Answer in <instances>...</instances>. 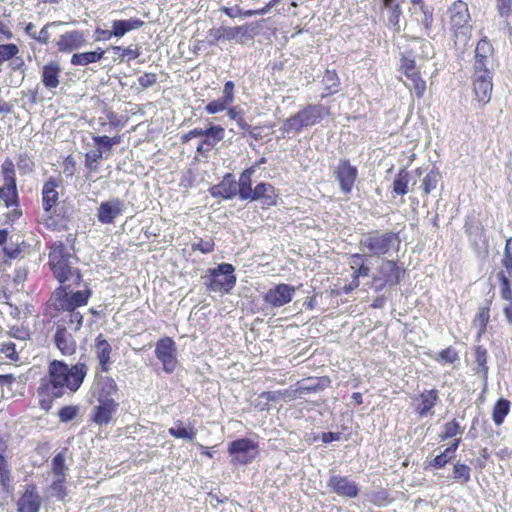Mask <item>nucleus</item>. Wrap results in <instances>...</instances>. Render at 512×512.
Listing matches in <instances>:
<instances>
[{"label": "nucleus", "instance_id": "obj_1", "mask_svg": "<svg viewBox=\"0 0 512 512\" xmlns=\"http://www.w3.org/2000/svg\"><path fill=\"white\" fill-rule=\"evenodd\" d=\"M88 370L85 362L69 365L64 360H51L36 388L40 408L49 411L55 400L74 395L83 385Z\"/></svg>", "mask_w": 512, "mask_h": 512}, {"label": "nucleus", "instance_id": "obj_2", "mask_svg": "<svg viewBox=\"0 0 512 512\" xmlns=\"http://www.w3.org/2000/svg\"><path fill=\"white\" fill-rule=\"evenodd\" d=\"M91 296L92 291L87 285L75 292L68 291L66 286H58L52 293L51 301L56 310L67 313L61 317L58 325L78 332L83 325V315L77 308L86 306Z\"/></svg>", "mask_w": 512, "mask_h": 512}, {"label": "nucleus", "instance_id": "obj_3", "mask_svg": "<svg viewBox=\"0 0 512 512\" xmlns=\"http://www.w3.org/2000/svg\"><path fill=\"white\" fill-rule=\"evenodd\" d=\"M72 258L62 241H56L49 246V268L60 286L68 287V291H71V287L79 286L82 281L81 271L73 265Z\"/></svg>", "mask_w": 512, "mask_h": 512}, {"label": "nucleus", "instance_id": "obj_4", "mask_svg": "<svg viewBox=\"0 0 512 512\" xmlns=\"http://www.w3.org/2000/svg\"><path fill=\"white\" fill-rule=\"evenodd\" d=\"M326 113V108L323 105L308 104L287 118L283 123L282 130L285 133L299 134L303 129L319 123Z\"/></svg>", "mask_w": 512, "mask_h": 512}, {"label": "nucleus", "instance_id": "obj_5", "mask_svg": "<svg viewBox=\"0 0 512 512\" xmlns=\"http://www.w3.org/2000/svg\"><path fill=\"white\" fill-rule=\"evenodd\" d=\"M449 27L456 41L466 43L471 37L472 25L468 4L455 1L448 9Z\"/></svg>", "mask_w": 512, "mask_h": 512}, {"label": "nucleus", "instance_id": "obj_6", "mask_svg": "<svg viewBox=\"0 0 512 512\" xmlns=\"http://www.w3.org/2000/svg\"><path fill=\"white\" fill-rule=\"evenodd\" d=\"M399 244L400 239L396 233L380 231L364 234L359 242L363 251H368L377 257L388 254L390 250L398 248Z\"/></svg>", "mask_w": 512, "mask_h": 512}, {"label": "nucleus", "instance_id": "obj_7", "mask_svg": "<svg viewBox=\"0 0 512 512\" xmlns=\"http://www.w3.org/2000/svg\"><path fill=\"white\" fill-rule=\"evenodd\" d=\"M3 185L0 187V201L6 208L19 205V195L17 190V178L15 165L10 158H6L1 165Z\"/></svg>", "mask_w": 512, "mask_h": 512}, {"label": "nucleus", "instance_id": "obj_8", "mask_svg": "<svg viewBox=\"0 0 512 512\" xmlns=\"http://www.w3.org/2000/svg\"><path fill=\"white\" fill-rule=\"evenodd\" d=\"M497 66L496 52L489 38L483 35L476 43L472 60L473 72L494 73Z\"/></svg>", "mask_w": 512, "mask_h": 512}, {"label": "nucleus", "instance_id": "obj_9", "mask_svg": "<svg viewBox=\"0 0 512 512\" xmlns=\"http://www.w3.org/2000/svg\"><path fill=\"white\" fill-rule=\"evenodd\" d=\"M404 276V270L392 260H382L377 268L376 274L373 276L375 290L381 291L385 286H394L399 284Z\"/></svg>", "mask_w": 512, "mask_h": 512}, {"label": "nucleus", "instance_id": "obj_10", "mask_svg": "<svg viewBox=\"0 0 512 512\" xmlns=\"http://www.w3.org/2000/svg\"><path fill=\"white\" fill-rule=\"evenodd\" d=\"M200 137L202 140L197 146L199 153L210 151L214 145L223 138V129L218 126H210L207 129L195 128L181 136V142L187 143L192 138Z\"/></svg>", "mask_w": 512, "mask_h": 512}, {"label": "nucleus", "instance_id": "obj_11", "mask_svg": "<svg viewBox=\"0 0 512 512\" xmlns=\"http://www.w3.org/2000/svg\"><path fill=\"white\" fill-rule=\"evenodd\" d=\"M333 176L338 182L341 192L349 195L358 177V169L348 159L342 158L333 167Z\"/></svg>", "mask_w": 512, "mask_h": 512}, {"label": "nucleus", "instance_id": "obj_12", "mask_svg": "<svg viewBox=\"0 0 512 512\" xmlns=\"http://www.w3.org/2000/svg\"><path fill=\"white\" fill-rule=\"evenodd\" d=\"M494 73L473 72L471 74L473 99L480 105L490 102L493 90Z\"/></svg>", "mask_w": 512, "mask_h": 512}, {"label": "nucleus", "instance_id": "obj_13", "mask_svg": "<svg viewBox=\"0 0 512 512\" xmlns=\"http://www.w3.org/2000/svg\"><path fill=\"white\" fill-rule=\"evenodd\" d=\"M43 498L35 483H29L24 486L17 502V512H40Z\"/></svg>", "mask_w": 512, "mask_h": 512}, {"label": "nucleus", "instance_id": "obj_14", "mask_svg": "<svg viewBox=\"0 0 512 512\" xmlns=\"http://www.w3.org/2000/svg\"><path fill=\"white\" fill-rule=\"evenodd\" d=\"M155 355L162 363L163 370L172 373L177 366L175 342L170 337H164L157 341Z\"/></svg>", "mask_w": 512, "mask_h": 512}, {"label": "nucleus", "instance_id": "obj_15", "mask_svg": "<svg viewBox=\"0 0 512 512\" xmlns=\"http://www.w3.org/2000/svg\"><path fill=\"white\" fill-rule=\"evenodd\" d=\"M327 487L335 494L345 498H355L359 494V487L357 483L347 476H341L337 474H331L328 481Z\"/></svg>", "mask_w": 512, "mask_h": 512}, {"label": "nucleus", "instance_id": "obj_16", "mask_svg": "<svg viewBox=\"0 0 512 512\" xmlns=\"http://www.w3.org/2000/svg\"><path fill=\"white\" fill-rule=\"evenodd\" d=\"M296 288L294 286L280 283L270 288L264 295V301L273 308H280L291 302Z\"/></svg>", "mask_w": 512, "mask_h": 512}, {"label": "nucleus", "instance_id": "obj_17", "mask_svg": "<svg viewBox=\"0 0 512 512\" xmlns=\"http://www.w3.org/2000/svg\"><path fill=\"white\" fill-rule=\"evenodd\" d=\"M117 392L118 386L112 377L98 374L95 376L92 393L97 401H116L112 396Z\"/></svg>", "mask_w": 512, "mask_h": 512}, {"label": "nucleus", "instance_id": "obj_18", "mask_svg": "<svg viewBox=\"0 0 512 512\" xmlns=\"http://www.w3.org/2000/svg\"><path fill=\"white\" fill-rule=\"evenodd\" d=\"M230 455L239 463L245 464L252 461L256 455V445L247 438L233 441L228 448Z\"/></svg>", "mask_w": 512, "mask_h": 512}, {"label": "nucleus", "instance_id": "obj_19", "mask_svg": "<svg viewBox=\"0 0 512 512\" xmlns=\"http://www.w3.org/2000/svg\"><path fill=\"white\" fill-rule=\"evenodd\" d=\"M55 45L60 53L78 50L86 45L84 32L81 30L67 31L58 37Z\"/></svg>", "mask_w": 512, "mask_h": 512}, {"label": "nucleus", "instance_id": "obj_20", "mask_svg": "<svg viewBox=\"0 0 512 512\" xmlns=\"http://www.w3.org/2000/svg\"><path fill=\"white\" fill-rule=\"evenodd\" d=\"M439 400V392L436 389H425L413 398L416 403L415 410L420 418H425L434 413L433 409Z\"/></svg>", "mask_w": 512, "mask_h": 512}, {"label": "nucleus", "instance_id": "obj_21", "mask_svg": "<svg viewBox=\"0 0 512 512\" xmlns=\"http://www.w3.org/2000/svg\"><path fill=\"white\" fill-rule=\"evenodd\" d=\"M124 211V203L119 198L102 202L97 210V219L102 224H113Z\"/></svg>", "mask_w": 512, "mask_h": 512}, {"label": "nucleus", "instance_id": "obj_22", "mask_svg": "<svg viewBox=\"0 0 512 512\" xmlns=\"http://www.w3.org/2000/svg\"><path fill=\"white\" fill-rule=\"evenodd\" d=\"M117 401H98L90 415L91 421L99 426L108 425L118 410Z\"/></svg>", "mask_w": 512, "mask_h": 512}, {"label": "nucleus", "instance_id": "obj_23", "mask_svg": "<svg viewBox=\"0 0 512 512\" xmlns=\"http://www.w3.org/2000/svg\"><path fill=\"white\" fill-rule=\"evenodd\" d=\"M54 343L62 355L72 356L76 353L77 342L72 333L64 325H57Z\"/></svg>", "mask_w": 512, "mask_h": 512}, {"label": "nucleus", "instance_id": "obj_24", "mask_svg": "<svg viewBox=\"0 0 512 512\" xmlns=\"http://www.w3.org/2000/svg\"><path fill=\"white\" fill-rule=\"evenodd\" d=\"M61 180L50 177L44 182L42 187V207L45 213H50L59 200L58 188L61 186Z\"/></svg>", "mask_w": 512, "mask_h": 512}, {"label": "nucleus", "instance_id": "obj_25", "mask_svg": "<svg viewBox=\"0 0 512 512\" xmlns=\"http://www.w3.org/2000/svg\"><path fill=\"white\" fill-rule=\"evenodd\" d=\"M95 355L99 362V370L102 373H107L111 369L112 360V347L108 340L104 337L103 334H99L95 338Z\"/></svg>", "mask_w": 512, "mask_h": 512}, {"label": "nucleus", "instance_id": "obj_26", "mask_svg": "<svg viewBox=\"0 0 512 512\" xmlns=\"http://www.w3.org/2000/svg\"><path fill=\"white\" fill-rule=\"evenodd\" d=\"M8 443L0 437V488L8 493L12 486V472L7 460Z\"/></svg>", "mask_w": 512, "mask_h": 512}, {"label": "nucleus", "instance_id": "obj_27", "mask_svg": "<svg viewBox=\"0 0 512 512\" xmlns=\"http://www.w3.org/2000/svg\"><path fill=\"white\" fill-rule=\"evenodd\" d=\"M62 68L58 61H49L42 66L41 82L47 90L56 89L60 84Z\"/></svg>", "mask_w": 512, "mask_h": 512}, {"label": "nucleus", "instance_id": "obj_28", "mask_svg": "<svg viewBox=\"0 0 512 512\" xmlns=\"http://www.w3.org/2000/svg\"><path fill=\"white\" fill-rule=\"evenodd\" d=\"M105 50L97 47L93 51L74 53L70 63L73 66H87L92 63L101 61L104 58Z\"/></svg>", "mask_w": 512, "mask_h": 512}, {"label": "nucleus", "instance_id": "obj_29", "mask_svg": "<svg viewBox=\"0 0 512 512\" xmlns=\"http://www.w3.org/2000/svg\"><path fill=\"white\" fill-rule=\"evenodd\" d=\"M276 194L274 187L269 183H259L252 190V196L249 197L251 200L262 199L263 204L272 206L276 204Z\"/></svg>", "mask_w": 512, "mask_h": 512}, {"label": "nucleus", "instance_id": "obj_30", "mask_svg": "<svg viewBox=\"0 0 512 512\" xmlns=\"http://www.w3.org/2000/svg\"><path fill=\"white\" fill-rule=\"evenodd\" d=\"M227 115L231 121V132L245 134L247 131H249L250 124L246 121L244 112L241 108H230L227 111Z\"/></svg>", "mask_w": 512, "mask_h": 512}, {"label": "nucleus", "instance_id": "obj_31", "mask_svg": "<svg viewBox=\"0 0 512 512\" xmlns=\"http://www.w3.org/2000/svg\"><path fill=\"white\" fill-rule=\"evenodd\" d=\"M221 275H224V263L218 264L217 268L209 269L204 279V284L210 292H221L224 288V282L219 279Z\"/></svg>", "mask_w": 512, "mask_h": 512}, {"label": "nucleus", "instance_id": "obj_32", "mask_svg": "<svg viewBox=\"0 0 512 512\" xmlns=\"http://www.w3.org/2000/svg\"><path fill=\"white\" fill-rule=\"evenodd\" d=\"M144 21L139 18H130L128 20H114L112 23L113 36L120 38L127 32L141 28Z\"/></svg>", "mask_w": 512, "mask_h": 512}, {"label": "nucleus", "instance_id": "obj_33", "mask_svg": "<svg viewBox=\"0 0 512 512\" xmlns=\"http://www.w3.org/2000/svg\"><path fill=\"white\" fill-rule=\"evenodd\" d=\"M384 8L387 10V19L390 25L394 27L396 32L400 31V16L402 9L397 0H382Z\"/></svg>", "mask_w": 512, "mask_h": 512}, {"label": "nucleus", "instance_id": "obj_34", "mask_svg": "<svg viewBox=\"0 0 512 512\" xmlns=\"http://www.w3.org/2000/svg\"><path fill=\"white\" fill-rule=\"evenodd\" d=\"M102 119L107 121L109 129L119 130L125 127L127 119L123 116H118L110 107L104 106L102 110Z\"/></svg>", "mask_w": 512, "mask_h": 512}, {"label": "nucleus", "instance_id": "obj_35", "mask_svg": "<svg viewBox=\"0 0 512 512\" xmlns=\"http://www.w3.org/2000/svg\"><path fill=\"white\" fill-rule=\"evenodd\" d=\"M182 421L177 420L176 426L169 428L168 433L177 439H186L193 441L196 438L197 431L194 427H182Z\"/></svg>", "mask_w": 512, "mask_h": 512}, {"label": "nucleus", "instance_id": "obj_36", "mask_svg": "<svg viewBox=\"0 0 512 512\" xmlns=\"http://www.w3.org/2000/svg\"><path fill=\"white\" fill-rule=\"evenodd\" d=\"M409 172L401 169L393 180V192L397 195H405L408 193Z\"/></svg>", "mask_w": 512, "mask_h": 512}, {"label": "nucleus", "instance_id": "obj_37", "mask_svg": "<svg viewBox=\"0 0 512 512\" xmlns=\"http://www.w3.org/2000/svg\"><path fill=\"white\" fill-rule=\"evenodd\" d=\"M406 87L411 91H414L415 95L418 98L423 97L426 91V82L420 77L419 72L413 74V76L406 77V81L404 82Z\"/></svg>", "mask_w": 512, "mask_h": 512}, {"label": "nucleus", "instance_id": "obj_38", "mask_svg": "<svg viewBox=\"0 0 512 512\" xmlns=\"http://www.w3.org/2000/svg\"><path fill=\"white\" fill-rule=\"evenodd\" d=\"M510 411V402L506 399H499L493 408L492 418L496 425H501Z\"/></svg>", "mask_w": 512, "mask_h": 512}, {"label": "nucleus", "instance_id": "obj_39", "mask_svg": "<svg viewBox=\"0 0 512 512\" xmlns=\"http://www.w3.org/2000/svg\"><path fill=\"white\" fill-rule=\"evenodd\" d=\"M22 251L19 247L10 249L3 248V258L0 262V271L7 272L12 267V261L21 257Z\"/></svg>", "mask_w": 512, "mask_h": 512}, {"label": "nucleus", "instance_id": "obj_40", "mask_svg": "<svg viewBox=\"0 0 512 512\" xmlns=\"http://www.w3.org/2000/svg\"><path fill=\"white\" fill-rule=\"evenodd\" d=\"M111 49L119 55L120 61H131L137 59L141 55V48L138 45L122 48L120 46H112Z\"/></svg>", "mask_w": 512, "mask_h": 512}, {"label": "nucleus", "instance_id": "obj_41", "mask_svg": "<svg viewBox=\"0 0 512 512\" xmlns=\"http://www.w3.org/2000/svg\"><path fill=\"white\" fill-rule=\"evenodd\" d=\"M400 68L406 77L413 76V74L419 72L418 69L416 68V62L413 54L408 51L402 53L401 55Z\"/></svg>", "mask_w": 512, "mask_h": 512}, {"label": "nucleus", "instance_id": "obj_42", "mask_svg": "<svg viewBox=\"0 0 512 512\" xmlns=\"http://www.w3.org/2000/svg\"><path fill=\"white\" fill-rule=\"evenodd\" d=\"M475 359L477 363V373H481L483 375L484 381L487 379L488 374V353L487 350L483 346H478L475 350Z\"/></svg>", "mask_w": 512, "mask_h": 512}, {"label": "nucleus", "instance_id": "obj_43", "mask_svg": "<svg viewBox=\"0 0 512 512\" xmlns=\"http://www.w3.org/2000/svg\"><path fill=\"white\" fill-rule=\"evenodd\" d=\"M0 353L5 356L11 363H17L20 361V355L16 349V344L11 341H2L0 343Z\"/></svg>", "mask_w": 512, "mask_h": 512}, {"label": "nucleus", "instance_id": "obj_44", "mask_svg": "<svg viewBox=\"0 0 512 512\" xmlns=\"http://www.w3.org/2000/svg\"><path fill=\"white\" fill-rule=\"evenodd\" d=\"M441 179L439 171L431 169L422 180V188L425 194H429L436 189Z\"/></svg>", "mask_w": 512, "mask_h": 512}, {"label": "nucleus", "instance_id": "obj_45", "mask_svg": "<svg viewBox=\"0 0 512 512\" xmlns=\"http://www.w3.org/2000/svg\"><path fill=\"white\" fill-rule=\"evenodd\" d=\"M419 10L421 12V16L417 18V21L423 25L424 34L430 36L433 25V12L426 5H421Z\"/></svg>", "mask_w": 512, "mask_h": 512}, {"label": "nucleus", "instance_id": "obj_46", "mask_svg": "<svg viewBox=\"0 0 512 512\" xmlns=\"http://www.w3.org/2000/svg\"><path fill=\"white\" fill-rule=\"evenodd\" d=\"M251 172L250 171H244L239 179L238 183V189H239V195L241 199L246 200L249 199V197L252 196V188H251V178H250Z\"/></svg>", "mask_w": 512, "mask_h": 512}, {"label": "nucleus", "instance_id": "obj_47", "mask_svg": "<svg viewBox=\"0 0 512 512\" xmlns=\"http://www.w3.org/2000/svg\"><path fill=\"white\" fill-rule=\"evenodd\" d=\"M453 479L461 484H466L471 479V468L462 463H456L453 467Z\"/></svg>", "mask_w": 512, "mask_h": 512}, {"label": "nucleus", "instance_id": "obj_48", "mask_svg": "<svg viewBox=\"0 0 512 512\" xmlns=\"http://www.w3.org/2000/svg\"><path fill=\"white\" fill-rule=\"evenodd\" d=\"M322 82L325 89L328 91L326 95L333 94L338 91L340 81L337 73L334 70H326Z\"/></svg>", "mask_w": 512, "mask_h": 512}, {"label": "nucleus", "instance_id": "obj_49", "mask_svg": "<svg viewBox=\"0 0 512 512\" xmlns=\"http://www.w3.org/2000/svg\"><path fill=\"white\" fill-rule=\"evenodd\" d=\"M65 482L66 478H56L49 486L51 495L58 501H64L68 494Z\"/></svg>", "mask_w": 512, "mask_h": 512}, {"label": "nucleus", "instance_id": "obj_50", "mask_svg": "<svg viewBox=\"0 0 512 512\" xmlns=\"http://www.w3.org/2000/svg\"><path fill=\"white\" fill-rule=\"evenodd\" d=\"M67 466L65 464V456L63 453L56 454L52 459V474L57 478H66L65 473L67 471Z\"/></svg>", "mask_w": 512, "mask_h": 512}, {"label": "nucleus", "instance_id": "obj_51", "mask_svg": "<svg viewBox=\"0 0 512 512\" xmlns=\"http://www.w3.org/2000/svg\"><path fill=\"white\" fill-rule=\"evenodd\" d=\"M19 51L14 43L0 44V65L16 57Z\"/></svg>", "mask_w": 512, "mask_h": 512}, {"label": "nucleus", "instance_id": "obj_52", "mask_svg": "<svg viewBox=\"0 0 512 512\" xmlns=\"http://www.w3.org/2000/svg\"><path fill=\"white\" fill-rule=\"evenodd\" d=\"M102 149H93L85 154V166L90 172L98 169L97 163L102 159Z\"/></svg>", "mask_w": 512, "mask_h": 512}, {"label": "nucleus", "instance_id": "obj_53", "mask_svg": "<svg viewBox=\"0 0 512 512\" xmlns=\"http://www.w3.org/2000/svg\"><path fill=\"white\" fill-rule=\"evenodd\" d=\"M463 433V428L455 419L447 422L443 427V433L440 435L442 440H446Z\"/></svg>", "mask_w": 512, "mask_h": 512}, {"label": "nucleus", "instance_id": "obj_54", "mask_svg": "<svg viewBox=\"0 0 512 512\" xmlns=\"http://www.w3.org/2000/svg\"><path fill=\"white\" fill-rule=\"evenodd\" d=\"M79 414V408L75 405H66L59 409L58 411V417L59 420L63 423L72 421L75 419Z\"/></svg>", "mask_w": 512, "mask_h": 512}, {"label": "nucleus", "instance_id": "obj_55", "mask_svg": "<svg viewBox=\"0 0 512 512\" xmlns=\"http://www.w3.org/2000/svg\"><path fill=\"white\" fill-rule=\"evenodd\" d=\"M29 270L26 266H19L15 269L12 277L13 289L19 291L23 287L24 282L27 280Z\"/></svg>", "mask_w": 512, "mask_h": 512}, {"label": "nucleus", "instance_id": "obj_56", "mask_svg": "<svg viewBox=\"0 0 512 512\" xmlns=\"http://www.w3.org/2000/svg\"><path fill=\"white\" fill-rule=\"evenodd\" d=\"M502 264L506 268L510 277H512V237L506 240Z\"/></svg>", "mask_w": 512, "mask_h": 512}, {"label": "nucleus", "instance_id": "obj_57", "mask_svg": "<svg viewBox=\"0 0 512 512\" xmlns=\"http://www.w3.org/2000/svg\"><path fill=\"white\" fill-rule=\"evenodd\" d=\"M498 278L500 280V292L501 297L506 300L510 301L512 300V290L510 288V281L508 277L503 273H498Z\"/></svg>", "mask_w": 512, "mask_h": 512}, {"label": "nucleus", "instance_id": "obj_58", "mask_svg": "<svg viewBox=\"0 0 512 512\" xmlns=\"http://www.w3.org/2000/svg\"><path fill=\"white\" fill-rule=\"evenodd\" d=\"M8 336L18 339V340H27L30 337L29 330L23 325H12L9 326L7 331Z\"/></svg>", "mask_w": 512, "mask_h": 512}, {"label": "nucleus", "instance_id": "obj_59", "mask_svg": "<svg viewBox=\"0 0 512 512\" xmlns=\"http://www.w3.org/2000/svg\"><path fill=\"white\" fill-rule=\"evenodd\" d=\"M248 33V27L246 26H236L226 28V39H233L236 41H242L243 37H245Z\"/></svg>", "mask_w": 512, "mask_h": 512}, {"label": "nucleus", "instance_id": "obj_60", "mask_svg": "<svg viewBox=\"0 0 512 512\" xmlns=\"http://www.w3.org/2000/svg\"><path fill=\"white\" fill-rule=\"evenodd\" d=\"M489 317V309L487 308H482L475 316L473 323L476 327H479V333L485 330Z\"/></svg>", "mask_w": 512, "mask_h": 512}, {"label": "nucleus", "instance_id": "obj_61", "mask_svg": "<svg viewBox=\"0 0 512 512\" xmlns=\"http://www.w3.org/2000/svg\"><path fill=\"white\" fill-rule=\"evenodd\" d=\"M458 359L459 357L457 352L450 347L442 350L437 358L438 361H441L445 364H453Z\"/></svg>", "mask_w": 512, "mask_h": 512}, {"label": "nucleus", "instance_id": "obj_62", "mask_svg": "<svg viewBox=\"0 0 512 512\" xmlns=\"http://www.w3.org/2000/svg\"><path fill=\"white\" fill-rule=\"evenodd\" d=\"M454 457L447 452L445 449L441 454L437 455L431 462L430 466L435 469L443 468L447 463H449Z\"/></svg>", "mask_w": 512, "mask_h": 512}, {"label": "nucleus", "instance_id": "obj_63", "mask_svg": "<svg viewBox=\"0 0 512 512\" xmlns=\"http://www.w3.org/2000/svg\"><path fill=\"white\" fill-rule=\"evenodd\" d=\"M92 140H93L94 144L96 145L97 149H102V154H104L105 152L109 153L112 150L109 136L97 135V136H93Z\"/></svg>", "mask_w": 512, "mask_h": 512}, {"label": "nucleus", "instance_id": "obj_64", "mask_svg": "<svg viewBox=\"0 0 512 512\" xmlns=\"http://www.w3.org/2000/svg\"><path fill=\"white\" fill-rule=\"evenodd\" d=\"M158 81L157 74L146 72L138 78V83L142 89H147Z\"/></svg>", "mask_w": 512, "mask_h": 512}]
</instances>
